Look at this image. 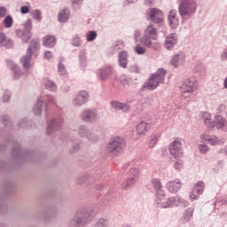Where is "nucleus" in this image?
<instances>
[{"mask_svg":"<svg viewBox=\"0 0 227 227\" xmlns=\"http://www.w3.org/2000/svg\"><path fill=\"white\" fill-rule=\"evenodd\" d=\"M221 61H227V48L220 55Z\"/></svg>","mask_w":227,"mask_h":227,"instance_id":"53","label":"nucleus"},{"mask_svg":"<svg viewBox=\"0 0 227 227\" xmlns=\"http://www.w3.org/2000/svg\"><path fill=\"white\" fill-rule=\"evenodd\" d=\"M123 148H125V140L120 137H114L106 145V150L112 155H118L121 153Z\"/></svg>","mask_w":227,"mask_h":227,"instance_id":"7","label":"nucleus"},{"mask_svg":"<svg viewBox=\"0 0 227 227\" xmlns=\"http://www.w3.org/2000/svg\"><path fill=\"white\" fill-rule=\"evenodd\" d=\"M1 121L4 125H10V117L8 115H4L1 117Z\"/></svg>","mask_w":227,"mask_h":227,"instance_id":"50","label":"nucleus"},{"mask_svg":"<svg viewBox=\"0 0 227 227\" xmlns=\"http://www.w3.org/2000/svg\"><path fill=\"white\" fill-rule=\"evenodd\" d=\"M134 51H135L136 54H138L140 56L145 54V52H146V50L145 49V47H143L139 44H137L135 46Z\"/></svg>","mask_w":227,"mask_h":227,"instance_id":"40","label":"nucleus"},{"mask_svg":"<svg viewBox=\"0 0 227 227\" xmlns=\"http://www.w3.org/2000/svg\"><path fill=\"white\" fill-rule=\"evenodd\" d=\"M58 68L59 75H67V69L65 68V65L59 63Z\"/></svg>","mask_w":227,"mask_h":227,"instance_id":"45","label":"nucleus"},{"mask_svg":"<svg viewBox=\"0 0 227 227\" xmlns=\"http://www.w3.org/2000/svg\"><path fill=\"white\" fill-rule=\"evenodd\" d=\"M83 0H72L73 6H79V4H82Z\"/></svg>","mask_w":227,"mask_h":227,"instance_id":"63","label":"nucleus"},{"mask_svg":"<svg viewBox=\"0 0 227 227\" xmlns=\"http://www.w3.org/2000/svg\"><path fill=\"white\" fill-rule=\"evenodd\" d=\"M170 155L175 159L184 157V149L182 148V142L178 139L174 140L169 145Z\"/></svg>","mask_w":227,"mask_h":227,"instance_id":"11","label":"nucleus"},{"mask_svg":"<svg viewBox=\"0 0 227 227\" xmlns=\"http://www.w3.org/2000/svg\"><path fill=\"white\" fill-rule=\"evenodd\" d=\"M174 168L177 169V171H180L184 168V161L177 160L174 163Z\"/></svg>","mask_w":227,"mask_h":227,"instance_id":"48","label":"nucleus"},{"mask_svg":"<svg viewBox=\"0 0 227 227\" xmlns=\"http://www.w3.org/2000/svg\"><path fill=\"white\" fill-rule=\"evenodd\" d=\"M151 184L157 192L155 200L157 207L160 208H169V207L176 205V198L175 197H171L168 200H164V196H166V193L164 192V191H162V183H160V179H153L151 181Z\"/></svg>","mask_w":227,"mask_h":227,"instance_id":"1","label":"nucleus"},{"mask_svg":"<svg viewBox=\"0 0 227 227\" xmlns=\"http://www.w3.org/2000/svg\"><path fill=\"white\" fill-rule=\"evenodd\" d=\"M24 30L22 29H17L16 30V35L18 38H20V40L27 43L31 38L33 37V34L31 33V29H33V22L31 20H27L24 24Z\"/></svg>","mask_w":227,"mask_h":227,"instance_id":"8","label":"nucleus"},{"mask_svg":"<svg viewBox=\"0 0 227 227\" xmlns=\"http://www.w3.org/2000/svg\"><path fill=\"white\" fill-rule=\"evenodd\" d=\"M192 217V211L191 209H187L186 211H184V223H188V221H191Z\"/></svg>","mask_w":227,"mask_h":227,"instance_id":"41","label":"nucleus"},{"mask_svg":"<svg viewBox=\"0 0 227 227\" xmlns=\"http://www.w3.org/2000/svg\"><path fill=\"white\" fill-rule=\"evenodd\" d=\"M168 22H169V26H170V27H172V29H176V27H178V26H180V20L178 19V16H176V11L172 10L169 12Z\"/></svg>","mask_w":227,"mask_h":227,"instance_id":"23","label":"nucleus"},{"mask_svg":"<svg viewBox=\"0 0 227 227\" xmlns=\"http://www.w3.org/2000/svg\"><path fill=\"white\" fill-rule=\"evenodd\" d=\"M20 12L23 14L29 13V7L27 6V5L21 6L20 7Z\"/></svg>","mask_w":227,"mask_h":227,"instance_id":"59","label":"nucleus"},{"mask_svg":"<svg viewBox=\"0 0 227 227\" xmlns=\"http://www.w3.org/2000/svg\"><path fill=\"white\" fill-rule=\"evenodd\" d=\"M44 88L46 90H49V91H56L58 90V87L56 86V83L51 80H46L44 82Z\"/></svg>","mask_w":227,"mask_h":227,"instance_id":"34","label":"nucleus"},{"mask_svg":"<svg viewBox=\"0 0 227 227\" xmlns=\"http://www.w3.org/2000/svg\"><path fill=\"white\" fill-rule=\"evenodd\" d=\"M184 63H185V54L183 52L174 55L170 60V65L174 67V68H178V67L184 65Z\"/></svg>","mask_w":227,"mask_h":227,"instance_id":"21","label":"nucleus"},{"mask_svg":"<svg viewBox=\"0 0 227 227\" xmlns=\"http://www.w3.org/2000/svg\"><path fill=\"white\" fill-rule=\"evenodd\" d=\"M43 58L44 59H51V58H52V52L46 51L43 54Z\"/></svg>","mask_w":227,"mask_h":227,"instance_id":"58","label":"nucleus"},{"mask_svg":"<svg viewBox=\"0 0 227 227\" xmlns=\"http://www.w3.org/2000/svg\"><path fill=\"white\" fill-rule=\"evenodd\" d=\"M198 80H196V77L190 76L188 79H186L183 84L181 85V91H184V93L192 94L198 90Z\"/></svg>","mask_w":227,"mask_h":227,"instance_id":"10","label":"nucleus"},{"mask_svg":"<svg viewBox=\"0 0 227 227\" xmlns=\"http://www.w3.org/2000/svg\"><path fill=\"white\" fill-rule=\"evenodd\" d=\"M12 155H15V157H20V145H19V144H15L13 145Z\"/></svg>","mask_w":227,"mask_h":227,"instance_id":"42","label":"nucleus"},{"mask_svg":"<svg viewBox=\"0 0 227 227\" xmlns=\"http://www.w3.org/2000/svg\"><path fill=\"white\" fill-rule=\"evenodd\" d=\"M198 10V4L194 0H182L178 5L179 15L182 19H191Z\"/></svg>","mask_w":227,"mask_h":227,"instance_id":"6","label":"nucleus"},{"mask_svg":"<svg viewBox=\"0 0 227 227\" xmlns=\"http://www.w3.org/2000/svg\"><path fill=\"white\" fill-rule=\"evenodd\" d=\"M43 107V98H39L33 108V113L35 116H40L42 114V109Z\"/></svg>","mask_w":227,"mask_h":227,"instance_id":"30","label":"nucleus"},{"mask_svg":"<svg viewBox=\"0 0 227 227\" xmlns=\"http://www.w3.org/2000/svg\"><path fill=\"white\" fill-rule=\"evenodd\" d=\"M181 97L184 98V100H189L192 97V94H189V92L182 91Z\"/></svg>","mask_w":227,"mask_h":227,"instance_id":"56","label":"nucleus"},{"mask_svg":"<svg viewBox=\"0 0 227 227\" xmlns=\"http://www.w3.org/2000/svg\"><path fill=\"white\" fill-rule=\"evenodd\" d=\"M200 140L202 141V143L207 142L208 145H210L211 146H217V145H221L222 141L221 138H219V137L212 135H201L200 136Z\"/></svg>","mask_w":227,"mask_h":227,"instance_id":"16","label":"nucleus"},{"mask_svg":"<svg viewBox=\"0 0 227 227\" xmlns=\"http://www.w3.org/2000/svg\"><path fill=\"white\" fill-rule=\"evenodd\" d=\"M157 141H159V138L157 137V136H155V135L151 136L149 146H151V148H153L155 146V145L157 144Z\"/></svg>","mask_w":227,"mask_h":227,"instance_id":"44","label":"nucleus"},{"mask_svg":"<svg viewBox=\"0 0 227 227\" xmlns=\"http://www.w3.org/2000/svg\"><path fill=\"white\" fill-rule=\"evenodd\" d=\"M3 24L6 29H10L13 26V18L11 15H7L3 20Z\"/></svg>","mask_w":227,"mask_h":227,"instance_id":"35","label":"nucleus"},{"mask_svg":"<svg viewBox=\"0 0 227 227\" xmlns=\"http://www.w3.org/2000/svg\"><path fill=\"white\" fill-rule=\"evenodd\" d=\"M91 217V211L84 208L80 209L68 222V227H82L86 226L90 223Z\"/></svg>","mask_w":227,"mask_h":227,"instance_id":"5","label":"nucleus"},{"mask_svg":"<svg viewBox=\"0 0 227 227\" xmlns=\"http://www.w3.org/2000/svg\"><path fill=\"white\" fill-rule=\"evenodd\" d=\"M129 177L121 184V187L126 190L132 187V185H136L137 180H139V168H131L129 171Z\"/></svg>","mask_w":227,"mask_h":227,"instance_id":"9","label":"nucleus"},{"mask_svg":"<svg viewBox=\"0 0 227 227\" xmlns=\"http://www.w3.org/2000/svg\"><path fill=\"white\" fill-rule=\"evenodd\" d=\"M6 210H8V205H6V202H0V212H6Z\"/></svg>","mask_w":227,"mask_h":227,"instance_id":"52","label":"nucleus"},{"mask_svg":"<svg viewBox=\"0 0 227 227\" xmlns=\"http://www.w3.org/2000/svg\"><path fill=\"white\" fill-rule=\"evenodd\" d=\"M149 17L155 24H160V22L164 20V15L159 9H152L149 13Z\"/></svg>","mask_w":227,"mask_h":227,"instance_id":"20","label":"nucleus"},{"mask_svg":"<svg viewBox=\"0 0 227 227\" xmlns=\"http://www.w3.org/2000/svg\"><path fill=\"white\" fill-rule=\"evenodd\" d=\"M148 130H150V124L147 122L142 121L137 125V136H145Z\"/></svg>","mask_w":227,"mask_h":227,"instance_id":"27","label":"nucleus"},{"mask_svg":"<svg viewBox=\"0 0 227 227\" xmlns=\"http://www.w3.org/2000/svg\"><path fill=\"white\" fill-rule=\"evenodd\" d=\"M201 118L207 129H216V130H224L226 128V119L221 115H215V120H212L210 114L204 112L201 114Z\"/></svg>","mask_w":227,"mask_h":227,"instance_id":"4","label":"nucleus"},{"mask_svg":"<svg viewBox=\"0 0 227 227\" xmlns=\"http://www.w3.org/2000/svg\"><path fill=\"white\" fill-rule=\"evenodd\" d=\"M88 98H90L88 92L82 90L73 99L72 104L74 107H81V106H84L88 102Z\"/></svg>","mask_w":227,"mask_h":227,"instance_id":"13","label":"nucleus"},{"mask_svg":"<svg viewBox=\"0 0 227 227\" xmlns=\"http://www.w3.org/2000/svg\"><path fill=\"white\" fill-rule=\"evenodd\" d=\"M31 15L33 17V19H35V20H38L40 22V20H42V11L41 10H34L31 12Z\"/></svg>","mask_w":227,"mask_h":227,"instance_id":"38","label":"nucleus"},{"mask_svg":"<svg viewBox=\"0 0 227 227\" xmlns=\"http://www.w3.org/2000/svg\"><path fill=\"white\" fill-rule=\"evenodd\" d=\"M97 38V32L96 31H90L87 34V42H93Z\"/></svg>","mask_w":227,"mask_h":227,"instance_id":"43","label":"nucleus"},{"mask_svg":"<svg viewBox=\"0 0 227 227\" xmlns=\"http://www.w3.org/2000/svg\"><path fill=\"white\" fill-rule=\"evenodd\" d=\"M137 102L138 106H145V105L148 104V102H150V98L147 96H141V97L137 98Z\"/></svg>","mask_w":227,"mask_h":227,"instance_id":"36","label":"nucleus"},{"mask_svg":"<svg viewBox=\"0 0 227 227\" xmlns=\"http://www.w3.org/2000/svg\"><path fill=\"white\" fill-rule=\"evenodd\" d=\"M109 226V222L105 218H100L95 224L94 227H107Z\"/></svg>","mask_w":227,"mask_h":227,"instance_id":"37","label":"nucleus"},{"mask_svg":"<svg viewBox=\"0 0 227 227\" xmlns=\"http://www.w3.org/2000/svg\"><path fill=\"white\" fill-rule=\"evenodd\" d=\"M7 13V9L4 6L0 7V19H3Z\"/></svg>","mask_w":227,"mask_h":227,"instance_id":"54","label":"nucleus"},{"mask_svg":"<svg viewBox=\"0 0 227 227\" xmlns=\"http://www.w3.org/2000/svg\"><path fill=\"white\" fill-rule=\"evenodd\" d=\"M128 58H129V53H127V51H121L119 54L120 67H121L122 68H127V63H129Z\"/></svg>","mask_w":227,"mask_h":227,"instance_id":"31","label":"nucleus"},{"mask_svg":"<svg viewBox=\"0 0 227 227\" xmlns=\"http://www.w3.org/2000/svg\"><path fill=\"white\" fill-rule=\"evenodd\" d=\"M129 70H130V72H133V73H135V74H139V67H137V65H131L130 67H129Z\"/></svg>","mask_w":227,"mask_h":227,"instance_id":"51","label":"nucleus"},{"mask_svg":"<svg viewBox=\"0 0 227 227\" xmlns=\"http://www.w3.org/2000/svg\"><path fill=\"white\" fill-rule=\"evenodd\" d=\"M145 36H149L151 38H153L154 40H157V29L153 25H149L145 30Z\"/></svg>","mask_w":227,"mask_h":227,"instance_id":"29","label":"nucleus"},{"mask_svg":"<svg viewBox=\"0 0 227 227\" xmlns=\"http://www.w3.org/2000/svg\"><path fill=\"white\" fill-rule=\"evenodd\" d=\"M226 110V106L224 105H220L216 108L217 114H221V113H223V111Z\"/></svg>","mask_w":227,"mask_h":227,"instance_id":"55","label":"nucleus"},{"mask_svg":"<svg viewBox=\"0 0 227 227\" xmlns=\"http://www.w3.org/2000/svg\"><path fill=\"white\" fill-rule=\"evenodd\" d=\"M80 60L82 61V65L84 66V61H86V51H82V55H80Z\"/></svg>","mask_w":227,"mask_h":227,"instance_id":"57","label":"nucleus"},{"mask_svg":"<svg viewBox=\"0 0 227 227\" xmlns=\"http://www.w3.org/2000/svg\"><path fill=\"white\" fill-rule=\"evenodd\" d=\"M6 63L8 65V67H10L11 70H12L13 79H20V77L22 75L20 67H19V66H17L12 59H7Z\"/></svg>","mask_w":227,"mask_h":227,"instance_id":"22","label":"nucleus"},{"mask_svg":"<svg viewBox=\"0 0 227 227\" xmlns=\"http://www.w3.org/2000/svg\"><path fill=\"white\" fill-rule=\"evenodd\" d=\"M111 72H113V69H112L111 66H108V67L101 69V71H100V75H101L100 80L101 81H107V76L111 75Z\"/></svg>","mask_w":227,"mask_h":227,"instance_id":"33","label":"nucleus"},{"mask_svg":"<svg viewBox=\"0 0 227 227\" xmlns=\"http://www.w3.org/2000/svg\"><path fill=\"white\" fill-rule=\"evenodd\" d=\"M72 44H73L74 47H79V46L81 45V38L79 37V35H75V36L73 38Z\"/></svg>","mask_w":227,"mask_h":227,"instance_id":"47","label":"nucleus"},{"mask_svg":"<svg viewBox=\"0 0 227 227\" xmlns=\"http://www.w3.org/2000/svg\"><path fill=\"white\" fill-rule=\"evenodd\" d=\"M12 97V94L10 91H5L3 95V102H10V98Z\"/></svg>","mask_w":227,"mask_h":227,"instance_id":"49","label":"nucleus"},{"mask_svg":"<svg viewBox=\"0 0 227 227\" xmlns=\"http://www.w3.org/2000/svg\"><path fill=\"white\" fill-rule=\"evenodd\" d=\"M166 69L160 68L154 74H153L147 81L143 84L144 90H148L153 91V90H157L160 84H164L166 79Z\"/></svg>","mask_w":227,"mask_h":227,"instance_id":"3","label":"nucleus"},{"mask_svg":"<svg viewBox=\"0 0 227 227\" xmlns=\"http://www.w3.org/2000/svg\"><path fill=\"white\" fill-rule=\"evenodd\" d=\"M63 125V121L61 119H51L47 125L46 134L51 135L54 130H58L59 127Z\"/></svg>","mask_w":227,"mask_h":227,"instance_id":"15","label":"nucleus"},{"mask_svg":"<svg viewBox=\"0 0 227 227\" xmlns=\"http://www.w3.org/2000/svg\"><path fill=\"white\" fill-rule=\"evenodd\" d=\"M176 42H178V35H176V34H170L167 35L164 42L165 49L171 51L175 45H176Z\"/></svg>","mask_w":227,"mask_h":227,"instance_id":"17","label":"nucleus"},{"mask_svg":"<svg viewBox=\"0 0 227 227\" xmlns=\"http://www.w3.org/2000/svg\"><path fill=\"white\" fill-rule=\"evenodd\" d=\"M195 71L200 74V75H205V74H207V68H205L203 64H197L195 66Z\"/></svg>","mask_w":227,"mask_h":227,"instance_id":"39","label":"nucleus"},{"mask_svg":"<svg viewBox=\"0 0 227 227\" xmlns=\"http://www.w3.org/2000/svg\"><path fill=\"white\" fill-rule=\"evenodd\" d=\"M59 22H67L70 19V10L65 8L59 11L58 15Z\"/></svg>","mask_w":227,"mask_h":227,"instance_id":"28","label":"nucleus"},{"mask_svg":"<svg viewBox=\"0 0 227 227\" xmlns=\"http://www.w3.org/2000/svg\"><path fill=\"white\" fill-rule=\"evenodd\" d=\"M78 136H80V137H84L85 139H88V141H91L92 143H95V141H97V137L95 136V134L91 132V129L86 125H82L79 127Z\"/></svg>","mask_w":227,"mask_h":227,"instance_id":"12","label":"nucleus"},{"mask_svg":"<svg viewBox=\"0 0 227 227\" xmlns=\"http://www.w3.org/2000/svg\"><path fill=\"white\" fill-rule=\"evenodd\" d=\"M134 36H135V41L137 42V38H139V36H141V31L135 30Z\"/></svg>","mask_w":227,"mask_h":227,"instance_id":"61","label":"nucleus"},{"mask_svg":"<svg viewBox=\"0 0 227 227\" xmlns=\"http://www.w3.org/2000/svg\"><path fill=\"white\" fill-rule=\"evenodd\" d=\"M43 44L44 47H48L49 49H52L54 45H56V37L52 35H45L43 38Z\"/></svg>","mask_w":227,"mask_h":227,"instance_id":"26","label":"nucleus"},{"mask_svg":"<svg viewBox=\"0 0 227 227\" xmlns=\"http://www.w3.org/2000/svg\"><path fill=\"white\" fill-rule=\"evenodd\" d=\"M153 3H155V0H145V4L147 6H153Z\"/></svg>","mask_w":227,"mask_h":227,"instance_id":"64","label":"nucleus"},{"mask_svg":"<svg viewBox=\"0 0 227 227\" xmlns=\"http://www.w3.org/2000/svg\"><path fill=\"white\" fill-rule=\"evenodd\" d=\"M121 84L127 88V86H129V84H130V81L129 79H124V80H121Z\"/></svg>","mask_w":227,"mask_h":227,"instance_id":"62","label":"nucleus"},{"mask_svg":"<svg viewBox=\"0 0 227 227\" xmlns=\"http://www.w3.org/2000/svg\"><path fill=\"white\" fill-rule=\"evenodd\" d=\"M0 46L6 47L7 49L13 47V41L6 37V35L3 32H0Z\"/></svg>","mask_w":227,"mask_h":227,"instance_id":"25","label":"nucleus"},{"mask_svg":"<svg viewBox=\"0 0 227 227\" xmlns=\"http://www.w3.org/2000/svg\"><path fill=\"white\" fill-rule=\"evenodd\" d=\"M199 152L200 153H207L208 152V145L207 144L199 145Z\"/></svg>","mask_w":227,"mask_h":227,"instance_id":"46","label":"nucleus"},{"mask_svg":"<svg viewBox=\"0 0 227 227\" xmlns=\"http://www.w3.org/2000/svg\"><path fill=\"white\" fill-rule=\"evenodd\" d=\"M19 127H27V121L26 120H21L19 123H18Z\"/></svg>","mask_w":227,"mask_h":227,"instance_id":"60","label":"nucleus"},{"mask_svg":"<svg viewBox=\"0 0 227 227\" xmlns=\"http://www.w3.org/2000/svg\"><path fill=\"white\" fill-rule=\"evenodd\" d=\"M167 189L172 194H176V192L182 189V181L180 179H175L168 182Z\"/></svg>","mask_w":227,"mask_h":227,"instance_id":"19","label":"nucleus"},{"mask_svg":"<svg viewBox=\"0 0 227 227\" xmlns=\"http://www.w3.org/2000/svg\"><path fill=\"white\" fill-rule=\"evenodd\" d=\"M80 118L85 123H91L92 121H97L98 114L94 110L88 109L81 113Z\"/></svg>","mask_w":227,"mask_h":227,"instance_id":"14","label":"nucleus"},{"mask_svg":"<svg viewBox=\"0 0 227 227\" xmlns=\"http://www.w3.org/2000/svg\"><path fill=\"white\" fill-rule=\"evenodd\" d=\"M153 37H150L148 35H145L140 39V43L144 45V47H148L149 49L153 47V43L152 42Z\"/></svg>","mask_w":227,"mask_h":227,"instance_id":"32","label":"nucleus"},{"mask_svg":"<svg viewBox=\"0 0 227 227\" xmlns=\"http://www.w3.org/2000/svg\"><path fill=\"white\" fill-rule=\"evenodd\" d=\"M39 50L40 44L38 43V39H34L30 42L26 55H23L20 58V63L27 75H28L29 74V68L33 67V64H31V57L33 56V54H36V52H38Z\"/></svg>","mask_w":227,"mask_h":227,"instance_id":"2","label":"nucleus"},{"mask_svg":"<svg viewBox=\"0 0 227 227\" xmlns=\"http://www.w3.org/2000/svg\"><path fill=\"white\" fill-rule=\"evenodd\" d=\"M111 107L112 109H118L122 113H129L130 111V106L129 104L120 103L118 101H112Z\"/></svg>","mask_w":227,"mask_h":227,"instance_id":"24","label":"nucleus"},{"mask_svg":"<svg viewBox=\"0 0 227 227\" xmlns=\"http://www.w3.org/2000/svg\"><path fill=\"white\" fill-rule=\"evenodd\" d=\"M203 191H205V183L203 181L197 182L190 194V199L196 200L200 194H203Z\"/></svg>","mask_w":227,"mask_h":227,"instance_id":"18","label":"nucleus"}]
</instances>
